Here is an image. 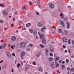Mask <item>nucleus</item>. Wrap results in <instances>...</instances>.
Listing matches in <instances>:
<instances>
[{
  "label": "nucleus",
  "mask_w": 74,
  "mask_h": 74,
  "mask_svg": "<svg viewBox=\"0 0 74 74\" xmlns=\"http://www.w3.org/2000/svg\"><path fill=\"white\" fill-rule=\"evenodd\" d=\"M26 45V43L25 42H21L20 43V46L21 47H25Z\"/></svg>",
  "instance_id": "obj_1"
},
{
  "label": "nucleus",
  "mask_w": 74,
  "mask_h": 74,
  "mask_svg": "<svg viewBox=\"0 0 74 74\" xmlns=\"http://www.w3.org/2000/svg\"><path fill=\"white\" fill-rule=\"evenodd\" d=\"M50 66L51 68L52 69H55V64L53 62H51L50 63Z\"/></svg>",
  "instance_id": "obj_2"
},
{
  "label": "nucleus",
  "mask_w": 74,
  "mask_h": 74,
  "mask_svg": "<svg viewBox=\"0 0 74 74\" xmlns=\"http://www.w3.org/2000/svg\"><path fill=\"white\" fill-rule=\"evenodd\" d=\"M38 36H40V40L44 38V34H40V32L38 33Z\"/></svg>",
  "instance_id": "obj_3"
},
{
  "label": "nucleus",
  "mask_w": 74,
  "mask_h": 74,
  "mask_svg": "<svg viewBox=\"0 0 74 74\" xmlns=\"http://www.w3.org/2000/svg\"><path fill=\"white\" fill-rule=\"evenodd\" d=\"M38 27H41L43 26V24L41 22H39L37 24Z\"/></svg>",
  "instance_id": "obj_4"
},
{
  "label": "nucleus",
  "mask_w": 74,
  "mask_h": 74,
  "mask_svg": "<svg viewBox=\"0 0 74 74\" xmlns=\"http://www.w3.org/2000/svg\"><path fill=\"white\" fill-rule=\"evenodd\" d=\"M25 52L24 51L22 52L20 54V56L22 58V59H23V56H25Z\"/></svg>",
  "instance_id": "obj_5"
},
{
  "label": "nucleus",
  "mask_w": 74,
  "mask_h": 74,
  "mask_svg": "<svg viewBox=\"0 0 74 74\" xmlns=\"http://www.w3.org/2000/svg\"><path fill=\"white\" fill-rule=\"evenodd\" d=\"M6 53V55L8 58H11V54L10 53H9L8 52H7Z\"/></svg>",
  "instance_id": "obj_6"
},
{
  "label": "nucleus",
  "mask_w": 74,
  "mask_h": 74,
  "mask_svg": "<svg viewBox=\"0 0 74 74\" xmlns=\"http://www.w3.org/2000/svg\"><path fill=\"white\" fill-rule=\"evenodd\" d=\"M49 50L51 52H53V51H54V49L52 47H49Z\"/></svg>",
  "instance_id": "obj_7"
},
{
  "label": "nucleus",
  "mask_w": 74,
  "mask_h": 74,
  "mask_svg": "<svg viewBox=\"0 0 74 74\" xmlns=\"http://www.w3.org/2000/svg\"><path fill=\"white\" fill-rule=\"evenodd\" d=\"M60 22L61 23V26H62V27H64L65 25L64 24V22H63V21L62 20H60Z\"/></svg>",
  "instance_id": "obj_8"
},
{
  "label": "nucleus",
  "mask_w": 74,
  "mask_h": 74,
  "mask_svg": "<svg viewBox=\"0 0 74 74\" xmlns=\"http://www.w3.org/2000/svg\"><path fill=\"white\" fill-rule=\"evenodd\" d=\"M42 42L43 44H46V40L45 39H43L42 40Z\"/></svg>",
  "instance_id": "obj_9"
},
{
  "label": "nucleus",
  "mask_w": 74,
  "mask_h": 74,
  "mask_svg": "<svg viewBox=\"0 0 74 74\" xmlns=\"http://www.w3.org/2000/svg\"><path fill=\"white\" fill-rule=\"evenodd\" d=\"M16 38L15 36H13L11 38V40L12 41H15L16 40Z\"/></svg>",
  "instance_id": "obj_10"
},
{
  "label": "nucleus",
  "mask_w": 74,
  "mask_h": 74,
  "mask_svg": "<svg viewBox=\"0 0 74 74\" xmlns=\"http://www.w3.org/2000/svg\"><path fill=\"white\" fill-rule=\"evenodd\" d=\"M62 40L63 41V42H67V39L66 38V37H64L62 38Z\"/></svg>",
  "instance_id": "obj_11"
},
{
  "label": "nucleus",
  "mask_w": 74,
  "mask_h": 74,
  "mask_svg": "<svg viewBox=\"0 0 74 74\" xmlns=\"http://www.w3.org/2000/svg\"><path fill=\"white\" fill-rule=\"evenodd\" d=\"M49 7L51 8H53L54 7V5L52 3H50L49 4Z\"/></svg>",
  "instance_id": "obj_12"
},
{
  "label": "nucleus",
  "mask_w": 74,
  "mask_h": 74,
  "mask_svg": "<svg viewBox=\"0 0 74 74\" xmlns=\"http://www.w3.org/2000/svg\"><path fill=\"white\" fill-rule=\"evenodd\" d=\"M46 27L45 26H44L41 29V30L42 32H44V30L45 29Z\"/></svg>",
  "instance_id": "obj_13"
},
{
  "label": "nucleus",
  "mask_w": 74,
  "mask_h": 74,
  "mask_svg": "<svg viewBox=\"0 0 74 74\" xmlns=\"http://www.w3.org/2000/svg\"><path fill=\"white\" fill-rule=\"evenodd\" d=\"M58 33H62L63 32L61 28L59 29L58 30Z\"/></svg>",
  "instance_id": "obj_14"
},
{
  "label": "nucleus",
  "mask_w": 74,
  "mask_h": 74,
  "mask_svg": "<svg viewBox=\"0 0 74 74\" xmlns=\"http://www.w3.org/2000/svg\"><path fill=\"white\" fill-rule=\"evenodd\" d=\"M37 33V30H36V29H35L34 31V35H36Z\"/></svg>",
  "instance_id": "obj_15"
},
{
  "label": "nucleus",
  "mask_w": 74,
  "mask_h": 74,
  "mask_svg": "<svg viewBox=\"0 0 74 74\" xmlns=\"http://www.w3.org/2000/svg\"><path fill=\"white\" fill-rule=\"evenodd\" d=\"M38 5L39 7H41L40 4V0H38L37 1Z\"/></svg>",
  "instance_id": "obj_16"
},
{
  "label": "nucleus",
  "mask_w": 74,
  "mask_h": 74,
  "mask_svg": "<svg viewBox=\"0 0 74 74\" xmlns=\"http://www.w3.org/2000/svg\"><path fill=\"white\" fill-rule=\"evenodd\" d=\"M39 71H40V72H42L43 71V70L41 68V67H39Z\"/></svg>",
  "instance_id": "obj_17"
},
{
  "label": "nucleus",
  "mask_w": 74,
  "mask_h": 74,
  "mask_svg": "<svg viewBox=\"0 0 74 74\" xmlns=\"http://www.w3.org/2000/svg\"><path fill=\"white\" fill-rule=\"evenodd\" d=\"M26 26H27V27H29V26H31V23H28L26 25Z\"/></svg>",
  "instance_id": "obj_18"
},
{
  "label": "nucleus",
  "mask_w": 74,
  "mask_h": 74,
  "mask_svg": "<svg viewBox=\"0 0 74 74\" xmlns=\"http://www.w3.org/2000/svg\"><path fill=\"white\" fill-rule=\"evenodd\" d=\"M7 45V44L6 43L3 46H2V48H5V47H6V46Z\"/></svg>",
  "instance_id": "obj_19"
},
{
  "label": "nucleus",
  "mask_w": 74,
  "mask_h": 74,
  "mask_svg": "<svg viewBox=\"0 0 74 74\" xmlns=\"http://www.w3.org/2000/svg\"><path fill=\"white\" fill-rule=\"evenodd\" d=\"M41 55V54H40V53H38L36 55V56L37 57H39V56H40V55Z\"/></svg>",
  "instance_id": "obj_20"
},
{
  "label": "nucleus",
  "mask_w": 74,
  "mask_h": 74,
  "mask_svg": "<svg viewBox=\"0 0 74 74\" xmlns=\"http://www.w3.org/2000/svg\"><path fill=\"white\" fill-rule=\"evenodd\" d=\"M29 45V47H31V48H32V47H33V44H30Z\"/></svg>",
  "instance_id": "obj_21"
},
{
  "label": "nucleus",
  "mask_w": 74,
  "mask_h": 74,
  "mask_svg": "<svg viewBox=\"0 0 74 74\" xmlns=\"http://www.w3.org/2000/svg\"><path fill=\"white\" fill-rule=\"evenodd\" d=\"M4 23V21L0 19V23L3 24Z\"/></svg>",
  "instance_id": "obj_22"
},
{
  "label": "nucleus",
  "mask_w": 74,
  "mask_h": 74,
  "mask_svg": "<svg viewBox=\"0 0 74 74\" xmlns=\"http://www.w3.org/2000/svg\"><path fill=\"white\" fill-rule=\"evenodd\" d=\"M64 32L65 33L66 35H67V33H68V31L66 30H64Z\"/></svg>",
  "instance_id": "obj_23"
},
{
  "label": "nucleus",
  "mask_w": 74,
  "mask_h": 74,
  "mask_svg": "<svg viewBox=\"0 0 74 74\" xmlns=\"http://www.w3.org/2000/svg\"><path fill=\"white\" fill-rule=\"evenodd\" d=\"M52 59H53V58H49V60L50 62H51V60H52Z\"/></svg>",
  "instance_id": "obj_24"
},
{
  "label": "nucleus",
  "mask_w": 74,
  "mask_h": 74,
  "mask_svg": "<svg viewBox=\"0 0 74 74\" xmlns=\"http://www.w3.org/2000/svg\"><path fill=\"white\" fill-rule=\"evenodd\" d=\"M40 46L41 48H44V46L41 44H40Z\"/></svg>",
  "instance_id": "obj_25"
},
{
  "label": "nucleus",
  "mask_w": 74,
  "mask_h": 74,
  "mask_svg": "<svg viewBox=\"0 0 74 74\" xmlns=\"http://www.w3.org/2000/svg\"><path fill=\"white\" fill-rule=\"evenodd\" d=\"M29 31H30V32L31 33H33V29H29Z\"/></svg>",
  "instance_id": "obj_26"
},
{
  "label": "nucleus",
  "mask_w": 74,
  "mask_h": 74,
  "mask_svg": "<svg viewBox=\"0 0 74 74\" xmlns=\"http://www.w3.org/2000/svg\"><path fill=\"white\" fill-rule=\"evenodd\" d=\"M26 8L25 6H24V7H22V10H26Z\"/></svg>",
  "instance_id": "obj_27"
},
{
  "label": "nucleus",
  "mask_w": 74,
  "mask_h": 74,
  "mask_svg": "<svg viewBox=\"0 0 74 74\" xmlns=\"http://www.w3.org/2000/svg\"><path fill=\"white\" fill-rule=\"evenodd\" d=\"M71 39H69V41H68V43H69V44H71Z\"/></svg>",
  "instance_id": "obj_28"
},
{
  "label": "nucleus",
  "mask_w": 74,
  "mask_h": 74,
  "mask_svg": "<svg viewBox=\"0 0 74 74\" xmlns=\"http://www.w3.org/2000/svg\"><path fill=\"white\" fill-rule=\"evenodd\" d=\"M55 59L57 60H59V58L58 57H57L56 58H55Z\"/></svg>",
  "instance_id": "obj_29"
},
{
  "label": "nucleus",
  "mask_w": 74,
  "mask_h": 74,
  "mask_svg": "<svg viewBox=\"0 0 74 74\" xmlns=\"http://www.w3.org/2000/svg\"><path fill=\"white\" fill-rule=\"evenodd\" d=\"M64 21H67L68 20V18L67 17H66L64 18Z\"/></svg>",
  "instance_id": "obj_30"
},
{
  "label": "nucleus",
  "mask_w": 74,
  "mask_h": 74,
  "mask_svg": "<svg viewBox=\"0 0 74 74\" xmlns=\"http://www.w3.org/2000/svg\"><path fill=\"white\" fill-rule=\"evenodd\" d=\"M0 6H1V7H4V5H3L2 4H0Z\"/></svg>",
  "instance_id": "obj_31"
},
{
  "label": "nucleus",
  "mask_w": 74,
  "mask_h": 74,
  "mask_svg": "<svg viewBox=\"0 0 74 74\" xmlns=\"http://www.w3.org/2000/svg\"><path fill=\"white\" fill-rule=\"evenodd\" d=\"M72 45L74 46V40H72Z\"/></svg>",
  "instance_id": "obj_32"
},
{
  "label": "nucleus",
  "mask_w": 74,
  "mask_h": 74,
  "mask_svg": "<svg viewBox=\"0 0 74 74\" xmlns=\"http://www.w3.org/2000/svg\"><path fill=\"white\" fill-rule=\"evenodd\" d=\"M66 63H69V60L68 59H66Z\"/></svg>",
  "instance_id": "obj_33"
},
{
  "label": "nucleus",
  "mask_w": 74,
  "mask_h": 74,
  "mask_svg": "<svg viewBox=\"0 0 74 74\" xmlns=\"http://www.w3.org/2000/svg\"><path fill=\"white\" fill-rule=\"evenodd\" d=\"M20 66H21V64H18L17 65V67H19Z\"/></svg>",
  "instance_id": "obj_34"
},
{
  "label": "nucleus",
  "mask_w": 74,
  "mask_h": 74,
  "mask_svg": "<svg viewBox=\"0 0 74 74\" xmlns=\"http://www.w3.org/2000/svg\"><path fill=\"white\" fill-rule=\"evenodd\" d=\"M48 52H49V51H48V50L47 49V50H46L45 53H48Z\"/></svg>",
  "instance_id": "obj_35"
},
{
  "label": "nucleus",
  "mask_w": 74,
  "mask_h": 74,
  "mask_svg": "<svg viewBox=\"0 0 74 74\" xmlns=\"http://www.w3.org/2000/svg\"><path fill=\"white\" fill-rule=\"evenodd\" d=\"M33 64L34 65H36V62H33Z\"/></svg>",
  "instance_id": "obj_36"
},
{
  "label": "nucleus",
  "mask_w": 74,
  "mask_h": 74,
  "mask_svg": "<svg viewBox=\"0 0 74 74\" xmlns=\"http://www.w3.org/2000/svg\"><path fill=\"white\" fill-rule=\"evenodd\" d=\"M70 70V67H68L67 69V70L68 71H69Z\"/></svg>",
  "instance_id": "obj_37"
},
{
  "label": "nucleus",
  "mask_w": 74,
  "mask_h": 74,
  "mask_svg": "<svg viewBox=\"0 0 74 74\" xmlns=\"http://www.w3.org/2000/svg\"><path fill=\"white\" fill-rule=\"evenodd\" d=\"M62 47L63 48H66V46L64 45H63Z\"/></svg>",
  "instance_id": "obj_38"
},
{
  "label": "nucleus",
  "mask_w": 74,
  "mask_h": 74,
  "mask_svg": "<svg viewBox=\"0 0 74 74\" xmlns=\"http://www.w3.org/2000/svg\"><path fill=\"white\" fill-rule=\"evenodd\" d=\"M3 12L4 14H7V12L5 11H3Z\"/></svg>",
  "instance_id": "obj_39"
},
{
  "label": "nucleus",
  "mask_w": 74,
  "mask_h": 74,
  "mask_svg": "<svg viewBox=\"0 0 74 74\" xmlns=\"http://www.w3.org/2000/svg\"><path fill=\"white\" fill-rule=\"evenodd\" d=\"M11 48L12 49H14V46L13 45H12L11 46Z\"/></svg>",
  "instance_id": "obj_40"
},
{
  "label": "nucleus",
  "mask_w": 74,
  "mask_h": 74,
  "mask_svg": "<svg viewBox=\"0 0 74 74\" xmlns=\"http://www.w3.org/2000/svg\"><path fill=\"white\" fill-rule=\"evenodd\" d=\"M61 67L62 68H63V67H65V66L64 65H61Z\"/></svg>",
  "instance_id": "obj_41"
},
{
  "label": "nucleus",
  "mask_w": 74,
  "mask_h": 74,
  "mask_svg": "<svg viewBox=\"0 0 74 74\" xmlns=\"http://www.w3.org/2000/svg\"><path fill=\"white\" fill-rule=\"evenodd\" d=\"M62 60H59L58 61V62H59V63H61V62H62Z\"/></svg>",
  "instance_id": "obj_42"
},
{
  "label": "nucleus",
  "mask_w": 74,
  "mask_h": 74,
  "mask_svg": "<svg viewBox=\"0 0 74 74\" xmlns=\"http://www.w3.org/2000/svg\"><path fill=\"white\" fill-rule=\"evenodd\" d=\"M36 15H40V14L38 12H36Z\"/></svg>",
  "instance_id": "obj_43"
},
{
  "label": "nucleus",
  "mask_w": 74,
  "mask_h": 74,
  "mask_svg": "<svg viewBox=\"0 0 74 74\" xmlns=\"http://www.w3.org/2000/svg\"><path fill=\"white\" fill-rule=\"evenodd\" d=\"M57 73H59V74H60V72L59 71V70H57Z\"/></svg>",
  "instance_id": "obj_44"
},
{
  "label": "nucleus",
  "mask_w": 74,
  "mask_h": 74,
  "mask_svg": "<svg viewBox=\"0 0 74 74\" xmlns=\"http://www.w3.org/2000/svg\"><path fill=\"white\" fill-rule=\"evenodd\" d=\"M50 56H53V54L52 53H51L50 54Z\"/></svg>",
  "instance_id": "obj_45"
},
{
  "label": "nucleus",
  "mask_w": 74,
  "mask_h": 74,
  "mask_svg": "<svg viewBox=\"0 0 74 74\" xmlns=\"http://www.w3.org/2000/svg\"><path fill=\"white\" fill-rule=\"evenodd\" d=\"M71 71H74V68H71Z\"/></svg>",
  "instance_id": "obj_46"
},
{
  "label": "nucleus",
  "mask_w": 74,
  "mask_h": 74,
  "mask_svg": "<svg viewBox=\"0 0 74 74\" xmlns=\"http://www.w3.org/2000/svg\"><path fill=\"white\" fill-rule=\"evenodd\" d=\"M62 15H63V13H61L60 14V16H62Z\"/></svg>",
  "instance_id": "obj_47"
},
{
  "label": "nucleus",
  "mask_w": 74,
  "mask_h": 74,
  "mask_svg": "<svg viewBox=\"0 0 74 74\" xmlns=\"http://www.w3.org/2000/svg\"><path fill=\"white\" fill-rule=\"evenodd\" d=\"M12 56H15V53H12Z\"/></svg>",
  "instance_id": "obj_48"
},
{
  "label": "nucleus",
  "mask_w": 74,
  "mask_h": 74,
  "mask_svg": "<svg viewBox=\"0 0 74 74\" xmlns=\"http://www.w3.org/2000/svg\"><path fill=\"white\" fill-rule=\"evenodd\" d=\"M14 14H15V15H18V13L17 12H16L15 13H14Z\"/></svg>",
  "instance_id": "obj_49"
},
{
  "label": "nucleus",
  "mask_w": 74,
  "mask_h": 74,
  "mask_svg": "<svg viewBox=\"0 0 74 74\" xmlns=\"http://www.w3.org/2000/svg\"><path fill=\"white\" fill-rule=\"evenodd\" d=\"M56 67H59V64H57L56 65Z\"/></svg>",
  "instance_id": "obj_50"
},
{
  "label": "nucleus",
  "mask_w": 74,
  "mask_h": 74,
  "mask_svg": "<svg viewBox=\"0 0 74 74\" xmlns=\"http://www.w3.org/2000/svg\"><path fill=\"white\" fill-rule=\"evenodd\" d=\"M67 25H68V26H70V23H67Z\"/></svg>",
  "instance_id": "obj_51"
},
{
  "label": "nucleus",
  "mask_w": 74,
  "mask_h": 74,
  "mask_svg": "<svg viewBox=\"0 0 74 74\" xmlns=\"http://www.w3.org/2000/svg\"><path fill=\"white\" fill-rule=\"evenodd\" d=\"M28 69L29 67H27L26 68L25 70H28Z\"/></svg>",
  "instance_id": "obj_52"
},
{
  "label": "nucleus",
  "mask_w": 74,
  "mask_h": 74,
  "mask_svg": "<svg viewBox=\"0 0 74 74\" xmlns=\"http://www.w3.org/2000/svg\"><path fill=\"white\" fill-rule=\"evenodd\" d=\"M6 68H7V66L4 65V69H6Z\"/></svg>",
  "instance_id": "obj_53"
},
{
  "label": "nucleus",
  "mask_w": 74,
  "mask_h": 74,
  "mask_svg": "<svg viewBox=\"0 0 74 74\" xmlns=\"http://www.w3.org/2000/svg\"><path fill=\"white\" fill-rule=\"evenodd\" d=\"M32 4V2L31 1H29V5H31Z\"/></svg>",
  "instance_id": "obj_54"
},
{
  "label": "nucleus",
  "mask_w": 74,
  "mask_h": 74,
  "mask_svg": "<svg viewBox=\"0 0 74 74\" xmlns=\"http://www.w3.org/2000/svg\"><path fill=\"white\" fill-rule=\"evenodd\" d=\"M45 55L46 56H48V54L47 53H45Z\"/></svg>",
  "instance_id": "obj_55"
},
{
  "label": "nucleus",
  "mask_w": 74,
  "mask_h": 74,
  "mask_svg": "<svg viewBox=\"0 0 74 74\" xmlns=\"http://www.w3.org/2000/svg\"><path fill=\"white\" fill-rule=\"evenodd\" d=\"M3 62V60H1L0 61V63H2V62Z\"/></svg>",
  "instance_id": "obj_56"
},
{
  "label": "nucleus",
  "mask_w": 74,
  "mask_h": 74,
  "mask_svg": "<svg viewBox=\"0 0 74 74\" xmlns=\"http://www.w3.org/2000/svg\"><path fill=\"white\" fill-rule=\"evenodd\" d=\"M15 18H13V21H15Z\"/></svg>",
  "instance_id": "obj_57"
},
{
  "label": "nucleus",
  "mask_w": 74,
  "mask_h": 74,
  "mask_svg": "<svg viewBox=\"0 0 74 74\" xmlns=\"http://www.w3.org/2000/svg\"><path fill=\"white\" fill-rule=\"evenodd\" d=\"M3 48L2 46H0V49H3Z\"/></svg>",
  "instance_id": "obj_58"
},
{
  "label": "nucleus",
  "mask_w": 74,
  "mask_h": 74,
  "mask_svg": "<svg viewBox=\"0 0 74 74\" xmlns=\"http://www.w3.org/2000/svg\"><path fill=\"white\" fill-rule=\"evenodd\" d=\"M12 27H13L14 26V24H11Z\"/></svg>",
  "instance_id": "obj_59"
},
{
  "label": "nucleus",
  "mask_w": 74,
  "mask_h": 74,
  "mask_svg": "<svg viewBox=\"0 0 74 74\" xmlns=\"http://www.w3.org/2000/svg\"><path fill=\"white\" fill-rule=\"evenodd\" d=\"M13 72H14V69H12V73H13Z\"/></svg>",
  "instance_id": "obj_60"
},
{
  "label": "nucleus",
  "mask_w": 74,
  "mask_h": 74,
  "mask_svg": "<svg viewBox=\"0 0 74 74\" xmlns=\"http://www.w3.org/2000/svg\"><path fill=\"white\" fill-rule=\"evenodd\" d=\"M70 26H67V29H69V28H70Z\"/></svg>",
  "instance_id": "obj_61"
},
{
  "label": "nucleus",
  "mask_w": 74,
  "mask_h": 74,
  "mask_svg": "<svg viewBox=\"0 0 74 74\" xmlns=\"http://www.w3.org/2000/svg\"><path fill=\"white\" fill-rule=\"evenodd\" d=\"M52 27H53V29H55H55H56V28H55V27L54 26H53Z\"/></svg>",
  "instance_id": "obj_62"
},
{
  "label": "nucleus",
  "mask_w": 74,
  "mask_h": 74,
  "mask_svg": "<svg viewBox=\"0 0 74 74\" xmlns=\"http://www.w3.org/2000/svg\"><path fill=\"white\" fill-rule=\"evenodd\" d=\"M10 45H11L10 44H9L8 45V47H10Z\"/></svg>",
  "instance_id": "obj_63"
},
{
  "label": "nucleus",
  "mask_w": 74,
  "mask_h": 74,
  "mask_svg": "<svg viewBox=\"0 0 74 74\" xmlns=\"http://www.w3.org/2000/svg\"><path fill=\"white\" fill-rule=\"evenodd\" d=\"M65 53H67V50H65Z\"/></svg>",
  "instance_id": "obj_64"
}]
</instances>
